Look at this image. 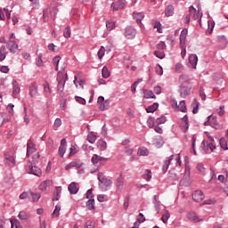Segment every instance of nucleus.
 I'll list each match as a JSON object with an SVG mask.
<instances>
[{"instance_id":"obj_7","label":"nucleus","mask_w":228,"mask_h":228,"mask_svg":"<svg viewBox=\"0 0 228 228\" xmlns=\"http://www.w3.org/2000/svg\"><path fill=\"white\" fill-rule=\"evenodd\" d=\"M33 152H37V147L35 146V143H33V141L28 140L27 143V156L29 158Z\"/></svg>"},{"instance_id":"obj_27","label":"nucleus","mask_w":228,"mask_h":228,"mask_svg":"<svg viewBox=\"0 0 228 228\" xmlns=\"http://www.w3.org/2000/svg\"><path fill=\"white\" fill-rule=\"evenodd\" d=\"M142 92H143L144 99H154L156 97V95L154 94V93H152V91L143 89Z\"/></svg>"},{"instance_id":"obj_56","label":"nucleus","mask_w":228,"mask_h":228,"mask_svg":"<svg viewBox=\"0 0 228 228\" xmlns=\"http://www.w3.org/2000/svg\"><path fill=\"white\" fill-rule=\"evenodd\" d=\"M167 122V117L162 116L160 118H158L156 119V124L159 125V124H165Z\"/></svg>"},{"instance_id":"obj_22","label":"nucleus","mask_w":228,"mask_h":228,"mask_svg":"<svg viewBox=\"0 0 228 228\" xmlns=\"http://www.w3.org/2000/svg\"><path fill=\"white\" fill-rule=\"evenodd\" d=\"M190 15L192 17L193 20H198V19L200 17V14L197 12V10L193 8V6H191L189 9Z\"/></svg>"},{"instance_id":"obj_53","label":"nucleus","mask_w":228,"mask_h":228,"mask_svg":"<svg viewBox=\"0 0 228 228\" xmlns=\"http://www.w3.org/2000/svg\"><path fill=\"white\" fill-rule=\"evenodd\" d=\"M106 28L108 31H111V29H115V22L114 21H107Z\"/></svg>"},{"instance_id":"obj_21","label":"nucleus","mask_w":228,"mask_h":228,"mask_svg":"<svg viewBox=\"0 0 228 228\" xmlns=\"http://www.w3.org/2000/svg\"><path fill=\"white\" fill-rule=\"evenodd\" d=\"M106 158L104 157H101L97 154L93 155L91 161L93 165H97V163H99V161H106Z\"/></svg>"},{"instance_id":"obj_40","label":"nucleus","mask_w":228,"mask_h":228,"mask_svg":"<svg viewBox=\"0 0 228 228\" xmlns=\"http://www.w3.org/2000/svg\"><path fill=\"white\" fill-rule=\"evenodd\" d=\"M95 140H97V136L94 134V132L89 133L87 142H89V143H95Z\"/></svg>"},{"instance_id":"obj_44","label":"nucleus","mask_w":228,"mask_h":228,"mask_svg":"<svg viewBox=\"0 0 228 228\" xmlns=\"http://www.w3.org/2000/svg\"><path fill=\"white\" fill-rule=\"evenodd\" d=\"M30 197L32 202H38V200H40L41 195L40 193L30 192Z\"/></svg>"},{"instance_id":"obj_17","label":"nucleus","mask_w":228,"mask_h":228,"mask_svg":"<svg viewBox=\"0 0 228 228\" xmlns=\"http://www.w3.org/2000/svg\"><path fill=\"white\" fill-rule=\"evenodd\" d=\"M28 94L30 97H37L38 95V86L37 84H33L28 88Z\"/></svg>"},{"instance_id":"obj_11","label":"nucleus","mask_w":228,"mask_h":228,"mask_svg":"<svg viewBox=\"0 0 228 228\" xmlns=\"http://www.w3.org/2000/svg\"><path fill=\"white\" fill-rule=\"evenodd\" d=\"M186 37H188V28H183L180 35V47L186 45Z\"/></svg>"},{"instance_id":"obj_3","label":"nucleus","mask_w":228,"mask_h":228,"mask_svg":"<svg viewBox=\"0 0 228 228\" xmlns=\"http://www.w3.org/2000/svg\"><path fill=\"white\" fill-rule=\"evenodd\" d=\"M69 79V77L67 76V73H63L60 71L57 76V90L58 92H61V94H63V90H65V83H67V80Z\"/></svg>"},{"instance_id":"obj_20","label":"nucleus","mask_w":228,"mask_h":228,"mask_svg":"<svg viewBox=\"0 0 228 228\" xmlns=\"http://www.w3.org/2000/svg\"><path fill=\"white\" fill-rule=\"evenodd\" d=\"M179 83L180 86H186L187 85H190V78L186 75H182L179 77Z\"/></svg>"},{"instance_id":"obj_26","label":"nucleus","mask_w":228,"mask_h":228,"mask_svg":"<svg viewBox=\"0 0 228 228\" xmlns=\"http://www.w3.org/2000/svg\"><path fill=\"white\" fill-rule=\"evenodd\" d=\"M187 218H189V220H191V222H195L196 224L198 222H200V218H199V216H197V214H195V212H190L187 215Z\"/></svg>"},{"instance_id":"obj_25","label":"nucleus","mask_w":228,"mask_h":228,"mask_svg":"<svg viewBox=\"0 0 228 228\" xmlns=\"http://www.w3.org/2000/svg\"><path fill=\"white\" fill-rule=\"evenodd\" d=\"M68 190L70 193H72L73 195H76V193H77V191H79V189L77 188V186H76V183H71L69 186H68Z\"/></svg>"},{"instance_id":"obj_23","label":"nucleus","mask_w":228,"mask_h":228,"mask_svg":"<svg viewBox=\"0 0 228 228\" xmlns=\"http://www.w3.org/2000/svg\"><path fill=\"white\" fill-rule=\"evenodd\" d=\"M5 163L10 167H15V158L13 156L5 154Z\"/></svg>"},{"instance_id":"obj_43","label":"nucleus","mask_w":228,"mask_h":228,"mask_svg":"<svg viewBox=\"0 0 228 228\" xmlns=\"http://www.w3.org/2000/svg\"><path fill=\"white\" fill-rule=\"evenodd\" d=\"M18 218L20 220H28L29 219V215H28L26 212L24 211H20L18 215Z\"/></svg>"},{"instance_id":"obj_64","label":"nucleus","mask_w":228,"mask_h":228,"mask_svg":"<svg viewBox=\"0 0 228 228\" xmlns=\"http://www.w3.org/2000/svg\"><path fill=\"white\" fill-rule=\"evenodd\" d=\"M86 228H95V222H94V221H87L86 223Z\"/></svg>"},{"instance_id":"obj_6","label":"nucleus","mask_w":228,"mask_h":228,"mask_svg":"<svg viewBox=\"0 0 228 228\" xmlns=\"http://www.w3.org/2000/svg\"><path fill=\"white\" fill-rule=\"evenodd\" d=\"M205 124L206 126H211L214 129H222V126L218 124V121L216 120V116H209Z\"/></svg>"},{"instance_id":"obj_58","label":"nucleus","mask_w":228,"mask_h":228,"mask_svg":"<svg viewBox=\"0 0 228 228\" xmlns=\"http://www.w3.org/2000/svg\"><path fill=\"white\" fill-rule=\"evenodd\" d=\"M97 200L99 202H104L108 200V196L106 194H100L98 195Z\"/></svg>"},{"instance_id":"obj_10","label":"nucleus","mask_w":228,"mask_h":228,"mask_svg":"<svg viewBox=\"0 0 228 228\" xmlns=\"http://www.w3.org/2000/svg\"><path fill=\"white\" fill-rule=\"evenodd\" d=\"M192 199L195 202H202L204 200V192L202 191H195L192 193Z\"/></svg>"},{"instance_id":"obj_30","label":"nucleus","mask_w":228,"mask_h":228,"mask_svg":"<svg viewBox=\"0 0 228 228\" xmlns=\"http://www.w3.org/2000/svg\"><path fill=\"white\" fill-rule=\"evenodd\" d=\"M44 93L45 95H51L53 91L51 90V86H49V82H45L43 84Z\"/></svg>"},{"instance_id":"obj_2","label":"nucleus","mask_w":228,"mask_h":228,"mask_svg":"<svg viewBox=\"0 0 228 228\" xmlns=\"http://www.w3.org/2000/svg\"><path fill=\"white\" fill-rule=\"evenodd\" d=\"M56 13H58V9L56 8V4H52L49 8L44 10L43 19L45 22H47L49 19L54 20L56 17Z\"/></svg>"},{"instance_id":"obj_9","label":"nucleus","mask_w":228,"mask_h":228,"mask_svg":"<svg viewBox=\"0 0 228 228\" xmlns=\"http://www.w3.org/2000/svg\"><path fill=\"white\" fill-rule=\"evenodd\" d=\"M126 6V1L124 0H119L118 2H114L111 4V8L113 9L114 12H117L118 10H122Z\"/></svg>"},{"instance_id":"obj_55","label":"nucleus","mask_w":228,"mask_h":228,"mask_svg":"<svg viewBox=\"0 0 228 228\" xmlns=\"http://www.w3.org/2000/svg\"><path fill=\"white\" fill-rule=\"evenodd\" d=\"M142 79L139 78L137 81H135L133 85H132V92L133 94H134L136 92V86H138L139 83H142Z\"/></svg>"},{"instance_id":"obj_54","label":"nucleus","mask_w":228,"mask_h":228,"mask_svg":"<svg viewBox=\"0 0 228 228\" xmlns=\"http://www.w3.org/2000/svg\"><path fill=\"white\" fill-rule=\"evenodd\" d=\"M61 60V57L56 56L53 60V65H55V70H58V64L60 63V61Z\"/></svg>"},{"instance_id":"obj_52","label":"nucleus","mask_w":228,"mask_h":228,"mask_svg":"<svg viewBox=\"0 0 228 228\" xmlns=\"http://www.w3.org/2000/svg\"><path fill=\"white\" fill-rule=\"evenodd\" d=\"M154 54L157 58H159V60H163L165 58V53L163 51H155Z\"/></svg>"},{"instance_id":"obj_14","label":"nucleus","mask_w":228,"mask_h":228,"mask_svg":"<svg viewBox=\"0 0 228 228\" xmlns=\"http://www.w3.org/2000/svg\"><path fill=\"white\" fill-rule=\"evenodd\" d=\"M7 48L9 49L10 53H16L17 49H19V45H17L15 41L9 40L7 42Z\"/></svg>"},{"instance_id":"obj_59","label":"nucleus","mask_w":228,"mask_h":228,"mask_svg":"<svg viewBox=\"0 0 228 228\" xmlns=\"http://www.w3.org/2000/svg\"><path fill=\"white\" fill-rule=\"evenodd\" d=\"M61 195V187L56 188V197L53 198V200H60V197Z\"/></svg>"},{"instance_id":"obj_49","label":"nucleus","mask_w":228,"mask_h":228,"mask_svg":"<svg viewBox=\"0 0 228 228\" xmlns=\"http://www.w3.org/2000/svg\"><path fill=\"white\" fill-rule=\"evenodd\" d=\"M66 151H67V147H65V146H60L59 147V156H60V158H63V156H65V152H66Z\"/></svg>"},{"instance_id":"obj_60","label":"nucleus","mask_w":228,"mask_h":228,"mask_svg":"<svg viewBox=\"0 0 228 228\" xmlns=\"http://www.w3.org/2000/svg\"><path fill=\"white\" fill-rule=\"evenodd\" d=\"M155 70H156V74H158V76H163V68L160 65H157L155 67Z\"/></svg>"},{"instance_id":"obj_41","label":"nucleus","mask_w":228,"mask_h":228,"mask_svg":"<svg viewBox=\"0 0 228 228\" xmlns=\"http://www.w3.org/2000/svg\"><path fill=\"white\" fill-rule=\"evenodd\" d=\"M94 204H95V200L90 199V200L86 202V208H87L90 211H92V209H95Z\"/></svg>"},{"instance_id":"obj_1","label":"nucleus","mask_w":228,"mask_h":228,"mask_svg":"<svg viewBox=\"0 0 228 228\" xmlns=\"http://www.w3.org/2000/svg\"><path fill=\"white\" fill-rule=\"evenodd\" d=\"M170 165L181 167V157L179 155H171L169 158H167L162 167L163 172H167Z\"/></svg>"},{"instance_id":"obj_32","label":"nucleus","mask_w":228,"mask_h":228,"mask_svg":"<svg viewBox=\"0 0 228 228\" xmlns=\"http://www.w3.org/2000/svg\"><path fill=\"white\" fill-rule=\"evenodd\" d=\"M98 104L100 106V110L104 111L106 110V102L102 96L98 97Z\"/></svg>"},{"instance_id":"obj_28","label":"nucleus","mask_w":228,"mask_h":228,"mask_svg":"<svg viewBox=\"0 0 228 228\" xmlns=\"http://www.w3.org/2000/svg\"><path fill=\"white\" fill-rule=\"evenodd\" d=\"M175 104L178 111H182L183 113L186 111V103L184 102V101L180 102L179 105H177V102H175Z\"/></svg>"},{"instance_id":"obj_62","label":"nucleus","mask_w":228,"mask_h":228,"mask_svg":"<svg viewBox=\"0 0 228 228\" xmlns=\"http://www.w3.org/2000/svg\"><path fill=\"white\" fill-rule=\"evenodd\" d=\"M125 154H126V156H133V152H134V150L133 148H125Z\"/></svg>"},{"instance_id":"obj_19","label":"nucleus","mask_w":228,"mask_h":228,"mask_svg":"<svg viewBox=\"0 0 228 228\" xmlns=\"http://www.w3.org/2000/svg\"><path fill=\"white\" fill-rule=\"evenodd\" d=\"M198 61H199V57H197V54H191L189 56V62L191 63L192 69H197Z\"/></svg>"},{"instance_id":"obj_45","label":"nucleus","mask_w":228,"mask_h":228,"mask_svg":"<svg viewBox=\"0 0 228 228\" xmlns=\"http://www.w3.org/2000/svg\"><path fill=\"white\" fill-rule=\"evenodd\" d=\"M143 178L146 181H151V179H152V172L149 169H146L144 174H143Z\"/></svg>"},{"instance_id":"obj_46","label":"nucleus","mask_w":228,"mask_h":228,"mask_svg":"<svg viewBox=\"0 0 228 228\" xmlns=\"http://www.w3.org/2000/svg\"><path fill=\"white\" fill-rule=\"evenodd\" d=\"M102 77H104L105 79H108V77H110V70H108V68L106 66L102 68Z\"/></svg>"},{"instance_id":"obj_4","label":"nucleus","mask_w":228,"mask_h":228,"mask_svg":"<svg viewBox=\"0 0 228 228\" xmlns=\"http://www.w3.org/2000/svg\"><path fill=\"white\" fill-rule=\"evenodd\" d=\"M26 170L28 174H32L33 175H37V177H42V169L37 167V166H33V164L26 167Z\"/></svg>"},{"instance_id":"obj_31","label":"nucleus","mask_w":228,"mask_h":228,"mask_svg":"<svg viewBox=\"0 0 228 228\" xmlns=\"http://www.w3.org/2000/svg\"><path fill=\"white\" fill-rule=\"evenodd\" d=\"M137 156H149V150L145 147H140L137 151Z\"/></svg>"},{"instance_id":"obj_48","label":"nucleus","mask_w":228,"mask_h":228,"mask_svg":"<svg viewBox=\"0 0 228 228\" xmlns=\"http://www.w3.org/2000/svg\"><path fill=\"white\" fill-rule=\"evenodd\" d=\"M42 58H43V55H42V53H40L38 55V58L36 61V65L37 67H44V60H42Z\"/></svg>"},{"instance_id":"obj_50","label":"nucleus","mask_w":228,"mask_h":228,"mask_svg":"<svg viewBox=\"0 0 228 228\" xmlns=\"http://www.w3.org/2000/svg\"><path fill=\"white\" fill-rule=\"evenodd\" d=\"M220 145L222 149H224V151H227L228 147H227V141L225 140V138L220 139Z\"/></svg>"},{"instance_id":"obj_29","label":"nucleus","mask_w":228,"mask_h":228,"mask_svg":"<svg viewBox=\"0 0 228 228\" xmlns=\"http://www.w3.org/2000/svg\"><path fill=\"white\" fill-rule=\"evenodd\" d=\"M152 26L154 29H157L158 33H163V28H161V23L159 21L153 20Z\"/></svg>"},{"instance_id":"obj_63","label":"nucleus","mask_w":228,"mask_h":228,"mask_svg":"<svg viewBox=\"0 0 228 228\" xmlns=\"http://www.w3.org/2000/svg\"><path fill=\"white\" fill-rule=\"evenodd\" d=\"M75 99H76L77 102H78L79 104H83V105L86 104V100H85L82 97L76 96Z\"/></svg>"},{"instance_id":"obj_15","label":"nucleus","mask_w":228,"mask_h":228,"mask_svg":"<svg viewBox=\"0 0 228 228\" xmlns=\"http://www.w3.org/2000/svg\"><path fill=\"white\" fill-rule=\"evenodd\" d=\"M180 94L182 97H186L191 94V87L186 86H180Z\"/></svg>"},{"instance_id":"obj_12","label":"nucleus","mask_w":228,"mask_h":228,"mask_svg":"<svg viewBox=\"0 0 228 228\" xmlns=\"http://www.w3.org/2000/svg\"><path fill=\"white\" fill-rule=\"evenodd\" d=\"M126 37L128 39H133L136 37V30L133 27H126Z\"/></svg>"},{"instance_id":"obj_24","label":"nucleus","mask_w":228,"mask_h":228,"mask_svg":"<svg viewBox=\"0 0 228 228\" xmlns=\"http://www.w3.org/2000/svg\"><path fill=\"white\" fill-rule=\"evenodd\" d=\"M124 176L120 174L119 177L117 179L116 186L118 190H122L124 188Z\"/></svg>"},{"instance_id":"obj_5","label":"nucleus","mask_w":228,"mask_h":228,"mask_svg":"<svg viewBox=\"0 0 228 228\" xmlns=\"http://www.w3.org/2000/svg\"><path fill=\"white\" fill-rule=\"evenodd\" d=\"M201 147H202L204 152H206L207 154H209V153L213 152V151H215V149H216V146H215L213 144V142H209L206 140H204L202 142Z\"/></svg>"},{"instance_id":"obj_36","label":"nucleus","mask_w":228,"mask_h":228,"mask_svg":"<svg viewBox=\"0 0 228 228\" xmlns=\"http://www.w3.org/2000/svg\"><path fill=\"white\" fill-rule=\"evenodd\" d=\"M165 13L167 17H172V15H174V5H167L165 10Z\"/></svg>"},{"instance_id":"obj_57","label":"nucleus","mask_w":228,"mask_h":228,"mask_svg":"<svg viewBox=\"0 0 228 228\" xmlns=\"http://www.w3.org/2000/svg\"><path fill=\"white\" fill-rule=\"evenodd\" d=\"M39 158H40V153H36L35 155H33L32 165H37V163H38Z\"/></svg>"},{"instance_id":"obj_38","label":"nucleus","mask_w":228,"mask_h":228,"mask_svg":"<svg viewBox=\"0 0 228 228\" xmlns=\"http://www.w3.org/2000/svg\"><path fill=\"white\" fill-rule=\"evenodd\" d=\"M60 211H61V207L57 205L52 214L53 218H58L60 216Z\"/></svg>"},{"instance_id":"obj_18","label":"nucleus","mask_w":228,"mask_h":228,"mask_svg":"<svg viewBox=\"0 0 228 228\" xmlns=\"http://www.w3.org/2000/svg\"><path fill=\"white\" fill-rule=\"evenodd\" d=\"M83 167V163L79 161H71L65 167V170H70V168H81Z\"/></svg>"},{"instance_id":"obj_39","label":"nucleus","mask_w":228,"mask_h":228,"mask_svg":"<svg viewBox=\"0 0 228 228\" xmlns=\"http://www.w3.org/2000/svg\"><path fill=\"white\" fill-rule=\"evenodd\" d=\"M20 92V87L19 86V84L17 81L13 82V95L14 97H17L19 95V93Z\"/></svg>"},{"instance_id":"obj_34","label":"nucleus","mask_w":228,"mask_h":228,"mask_svg":"<svg viewBox=\"0 0 228 228\" xmlns=\"http://www.w3.org/2000/svg\"><path fill=\"white\" fill-rule=\"evenodd\" d=\"M159 107V104L155 102L152 105H150L148 108H146V111L147 113H154V111H156V110H158Z\"/></svg>"},{"instance_id":"obj_61","label":"nucleus","mask_w":228,"mask_h":228,"mask_svg":"<svg viewBox=\"0 0 228 228\" xmlns=\"http://www.w3.org/2000/svg\"><path fill=\"white\" fill-rule=\"evenodd\" d=\"M182 70H184V66H183V64L181 63H177L175 65V72H177L178 74H181Z\"/></svg>"},{"instance_id":"obj_13","label":"nucleus","mask_w":228,"mask_h":228,"mask_svg":"<svg viewBox=\"0 0 228 228\" xmlns=\"http://www.w3.org/2000/svg\"><path fill=\"white\" fill-rule=\"evenodd\" d=\"M180 126L183 131V133H186V131H188L189 127H190V124L188 123V116H184L182 119H181V123Z\"/></svg>"},{"instance_id":"obj_47","label":"nucleus","mask_w":228,"mask_h":228,"mask_svg":"<svg viewBox=\"0 0 228 228\" xmlns=\"http://www.w3.org/2000/svg\"><path fill=\"white\" fill-rule=\"evenodd\" d=\"M104 54H106V48H104V46H101V48L98 51L99 60H101L102 58H104Z\"/></svg>"},{"instance_id":"obj_51","label":"nucleus","mask_w":228,"mask_h":228,"mask_svg":"<svg viewBox=\"0 0 228 228\" xmlns=\"http://www.w3.org/2000/svg\"><path fill=\"white\" fill-rule=\"evenodd\" d=\"M70 35H71L70 27H67L63 31V37L64 38H70Z\"/></svg>"},{"instance_id":"obj_16","label":"nucleus","mask_w":228,"mask_h":228,"mask_svg":"<svg viewBox=\"0 0 228 228\" xmlns=\"http://www.w3.org/2000/svg\"><path fill=\"white\" fill-rule=\"evenodd\" d=\"M49 186H53V180H45L42 182L39 185V190H41V191H46Z\"/></svg>"},{"instance_id":"obj_37","label":"nucleus","mask_w":228,"mask_h":228,"mask_svg":"<svg viewBox=\"0 0 228 228\" xmlns=\"http://www.w3.org/2000/svg\"><path fill=\"white\" fill-rule=\"evenodd\" d=\"M143 14L141 12H134V19H135L137 24H142V20L143 19Z\"/></svg>"},{"instance_id":"obj_33","label":"nucleus","mask_w":228,"mask_h":228,"mask_svg":"<svg viewBox=\"0 0 228 228\" xmlns=\"http://www.w3.org/2000/svg\"><path fill=\"white\" fill-rule=\"evenodd\" d=\"M74 85L76 88H84L85 82L82 79H77V77H75Z\"/></svg>"},{"instance_id":"obj_42","label":"nucleus","mask_w":228,"mask_h":228,"mask_svg":"<svg viewBox=\"0 0 228 228\" xmlns=\"http://www.w3.org/2000/svg\"><path fill=\"white\" fill-rule=\"evenodd\" d=\"M168 218H170V213L168 210H165L161 217L163 224H167L168 222Z\"/></svg>"},{"instance_id":"obj_8","label":"nucleus","mask_w":228,"mask_h":228,"mask_svg":"<svg viewBox=\"0 0 228 228\" xmlns=\"http://www.w3.org/2000/svg\"><path fill=\"white\" fill-rule=\"evenodd\" d=\"M12 120V117L8 115L6 112H1L0 113V127H3L6 122H10Z\"/></svg>"},{"instance_id":"obj_35","label":"nucleus","mask_w":228,"mask_h":228,"mask_svg":"<svg viewBox=\"0 0 228 228\" xmlns=\"http://www.w3.org/2000/svg\"><path fill=\"white\" fill-rule=\"evenodd\" d=\"M106 147H108V144L105 142L104 140H99L97 142V148L101 149V151H106Z\"/></svg>"}]
</instances>
